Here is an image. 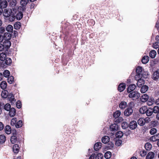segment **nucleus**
<instances>
[{
  "label": "nucleus",
  "instance_id": "nucleus-48",
  "mask_svg": "<svg viewBox=\"0 0 159 159\" xmlns=\"http://www.w3.org/2000/svg\"><path fill=\"white\" fill-rule=\"evenodd\" d=\"M157 132V129L155 128H153L151 129L149 131L150 133L152 134H155Z\"/></svg>",
  "mask_w": 159,
  "mask_h": 159
},
{
  "label": "nucleus",
  "instance_id": "nucleus-26",
  "mask_svg": "<svg viewBox=\"0 0 159 159\" xmlns=\"http://www.w3.org/2000/svg\"><path fill=\"white\" fill-rule=\"evenodd\" d=\"M148 86L146 85L143 86L141 89V92L142 93H145L148 90Z\"/></svg>",
  "mask_w": 159,
  "mask_h": 159
},
{
  "label": "nucleus",
  "instance_id": "nucleus-22",
  "mask_svg": "<svg viewBox=\"0 0 159 159\" xmlns=\"http://www.w3.org/2000/svg\"><path fill=\"white\" fill-rule=\"evenodd\" d=\"M23 14L21 12L18 11L16 15V18L17 20H20L23 17Z\"/></svg>",
  "mask_w": 159,
  "mask_h": 159
},
{
  "label": "nucleus",
  "instance_id": "nucleus-47",
  "mask_svg": "<svg viewBox=\"0 0 159 159\" xmlns=\"http://www.w3.org/2000/svg\"><path fill=\"white\" fill-rule=\"evenodd\" d=\"M8 20L12 22L14 21L16 19V16L14 15H11L9 17H8Z\"/></svg>",
  "mask_w": 159,
  "mask_h": 159
},
{
  "label": "nucleus",
  "instance_id": "nucleus-12",
  "mask_svg": "<svg viewBox=\"0 0 159 159\" xmlns=\"http://www.w3.org/2000/svg\"><path fill=\"white\" fill-rule=\"evenodd\" d=\"M125 88V85L124 83L120 84L118 87V89L120 92L123 91Z\"/></svg>",
  "mask_w": 159,
  "mask_h": 159
},
{
  "label": "nucleus",
  "instance_id": "nucleus-44",
  "mask_svg": "<svg viewBox=\"0 0 159 159\" xmlns=\"http://www.w3.org/2000/svg\"><path fill=\"white\" fill-rule=\"evenodd\" d=\"M6 140V137L4 135H0V142L1 143H4Z\"/></svg>",
  "mask_w": 159,
  "mask_h": 159
},
{
  "label": "nucleus",
  "instance_id": "nucleus-13",
  "mask_svg": "<svg viewBox=\"0 0 159 159\" xmlns=\"http://www.w3.org/2000/svg\"><path fill=\"white\" fill-rule=\"evenodd\" d=\"M13 150L14 153H17L19 151V145L17 144L14 145L13 147Z\"/></svg>",
  "mask_w": 159,
  "mask_h": 159
},
{
  "label": "nucleus",
  "instance_id": "nucleus-49",
  "mask_svg": "<svg viewBox=\"0 0 159 159\" xmlns=\"http://www.w3.org/2000/svg\"><path fill=\"white\" fill-rule=\"evenodd\" d=\"M8 82L10 84H11L14 81V78L13 76H11L7 79Z\"/></svg>",
  "mask_w": 159,
  "mask_h": 159
},
{
  "label": "nucleus",
  "instance_id": "nucleus-19",
  "mask_svg": "<svg viewBox=\"0 0 159 159\" xmlns=\"http://www.w3.org/2000/svg\"><path fill=\"white\" fill-rule=\"evenodd\" d=\"M4 130L5 133L7 134H10L11 132V129L9 125H6L5 128Z\"/></svg>",
  "mask_w": 159,
  "mask_h": 159
},
{
  "label": "nucleus",
  "instance_id": "nucleus-51",
  "mask_svg": "<svg viewBox=\"0 0 159 159\" xmlns=\"http://www.w3.org/2000/svg\"><path fill=\"white\" fill-rule=\"evenodd\" d=\"M17 119L16 118H13L11 120V125L12 126L15 125L17 123Z\"/></svg>",
  "mask_w": 159,
  "mask_h": 159
},
{
  "label": "nucleus",
  "instance_id": "nucleus-62",
  "mask_svg": "<svg viewBox=\"0 0 159 159\" xmlns=\"http://www.w3.org/2000/svg\"><path fill=\"white\" fill-rule=\"evenodd\" d=\"M4 125L2 122H0V130H2L4 128Z\"/></svg>",
  "mask_w": 159,
  "mask_h": 159
},
{
  "label": "nucleus",
  "instance_id": "nucleus-23",
  "mask_svg": "<svg viewBox=\"0 0 159 159\" xmlns=\"http://www.w3.org/2000/svg\"><path fill=\"white\" fill-rule=\"evenodd\" d=\"M127 106V103L125 102L122 101L120 103L119 105V107L120 109H123L126 107Z\"/></svg>",
  "mask_w": 159,
  "mask_h": 159
},
{
  "label": "nucleus",
  "instance_id": "nucleus-30",
  "mask_svg": "<svg viewBox=\"0 0 159 159\" xmlns=\"http://www.w3.org/2000/svg\"><path fill=\"white\" fill-rule=\"evenodd\" d=\"M4 41V44L5 46L7 48H9L10 47L11 45V43L9 40H5Z\"/></svg>",
  "mask_w": 159,
  "mask_h": 159
},
{
  "label": "nucleus",
  "instance_id": "nucleus-59",
  "mask_svg": "<svg viewBox=\"0 0 159 159\" xmlns=\"http://www.w3.org/2000/svg\"><path fill=\"white\" fill-rule=\"evenodd\" d=\"M9 100L11 101V102L12 104H14L16 101L14 97H12V98H10Z\"/></svg>",
  "mask_w": 159,
  "mask_h": 159
},
{
  "label": "nucleus",
  "instance_id": "nucleus-38",
  "mask_svg": "<svg viewBox=\"0 0 159 159\" xmlns=\"http://www.w3.org/2000/svg\"><path fill=\"white\" fill-rule=\"evenodd\" d=\"M111 156V153L109 151H107L106 152L104 155V157L106 159L110 158Z\"/></svg>",
  "mask_w": 159,
  "mask_h": 159
},
{
  "label": "nucleus",
  "instance_id": "nucleus-8",
  "mask_svg": "<svg viewBox=\"0 0 159 159\" xmlns=\"http://www.w3.org/2000/svg\"><path fill=\"white\" fill-rule=\"evenodd\" d=\"M159 140V133L155 135L152 136L150 139V141L152 142H155L157 140H158V141Z\"/></svg>",
  "mask_w": 159,
  "mask_h": 159
},
{
  "label": "nucleus",
  "instance_id": "nucleus-45",
  "mask_svg": "<svg viewBox=\"0 0 159 159\" xmlns=\"http://www.w3.org/2000/svg\"><path fill=\"white\" fill-rule=\"evenodd\" d=\"M11 105L8 103H7L4 106V109L7 111H9L11 108Z\"/></svg>",
  "mask_w": 159,
  "mask_h": 159
},
{
  "label": "nucleus",
  "instance_id": "nucleus-5",
  "mask_svg": "<svg viewBox=\"0 0 159 159\" xmlns=\"http://www.w3.org/2000/svg\"><path fill=\"white\" fill-rule=\"evenodd\" d=\"M133 112V110L131 107H129L127 108L124 112L125 115L129 116L131 115Z\"/></svg>",
  "mask_w": 159,
  "mask_h": 159
},
{
  "label": "nucleus",
  "instance_id": "nucleus-32",
  "mask_svg": "<svg viewBox=\"0 0 159 159\" xmlns=\"http://www.w3.org/2000/svg\"><path fill=\"white\" fill-rule=\"evenodd\" d=\"M152 110L153 113H157L159 112V107L157 106H155Z\"/></svg>",
  "mask_w": 159,
  "mask_h": 159
},
{
  "label": "nucleus",
  "instance_id": "nucleus-54",
  "mask_svg": "<svg viewBox=\"0 0 159 159\" xmlns=\"http://www.w3.org/2000/svg\"><path fill=\"white\" fill-rule=\"evenodd\" d=\"M152 46L154 48L157 49L159 47V43L156 42L153 44Z\"/></svg>",
  "mask_w": 159,
  "mask_h": 159
},
{
  "label": "nucleus",
  "instance_id": "nucleus-63",
  "mask_svg": "<svg viewBox=\"0 0 159 159\" xmlns=\"http://www.w3.org/2000/svg\"><path fill=\"white\" fill-rule=\"evenodd\" d=\"M5 30V29L4 27H1L0 28V33H2Z\"/></svg>",
  "mask_w": 159,
  "mask_h": 159
},
{
  "label": "nucleus",
  "instance_id": "nucleus-20",
  "mask_svg": "<svg viewBox=\"0 0 159 159\" xmlns=\"http://www.w3.org/2000/svg\"><path fill=\"white\" fill-rule=\"evenodd\" d=\"M9 111V114L10 116L12 117L15 116L16 114V111L15 109L14 108H11Z\"/></svg>",
  "mask_w": 159,
  "mask_h": 159
},
{
  "label": "nucleus",
  "instance_id": "nucleus-17",
  "mask_svg": "<svg viewBox=\"0 0 159 159\" xmlns=\"http://www.w3.org/2000/svg\"><path fill=\"white\" fill-rule=\"evenodd\" d=\"M149 58L148 56H145L143 57L142 59V62L143 63L146 64L149 61Z\"/></svg>",
  "mask_w": 159,
  "mask_h": 159
},
{
  "label": "nucleus",
  "instance_id": "nucleus-37",
  "mask_svg": "<svg viewBox=\"0 0 159 159\" xmlns=\"http://www.w3.org/2000/svg\"><path fill=\"white\" fill-rule=\"evenodd\" d=\"M13 30V27L10 25H8L6 27V30L9 32H11Z\"/></svg>",
  "mask_w": 159,
  "mask_h": 159
},
{
  "label": "nucleus",
  "instance_id": "nucleus-41",
  "mask_svg": "<svg viewBox=\"0 0 159 159\" xmlns=\"http://www.w3.org/2000/svg\"><path fill=\"white\" fill-rule=\"evenodd\" d=\"M28 2V0H21L20 3L21 5L24 7L26 6Z\"/></svg>",
  "mask_w": 159,
  "mask_h": 159
},
{
  "label": "nucleus",
  "instance_id": "nucleus-61",
  "mask_svg": "<svg viewBox=\"0 0 159 159\" xmlns=\"http://www.w3.org/2000/svg\"><path fill=\"white\" fill-rule=\"evenodd\" d=\"M117 118L118 119L116 120V121L117 123H119L122 122L123 120V118L121 117H119Z\"/></svg>",
  "mask_w": 159,
  "mask_h": 159
},
{
  "label": "nucleus",
  "instance_id": "nucleus-24",
  "mask_svg": "<svg viewBox=\"0 0 159 159\" xmlns=\"http://www.w3.org/2000/svg\"><path fill=\"white\" fill-rule=\"evenodd\" d=\"M136 71L137 74L142 75V68L141 66H139L136 68Z\"/></svg>",
  "mask_w": 159,
  "mask_h": 159
},
{
  "label": "nucleus",
  "instance_id": "nucleus-25",
  "mask_svg": "<svg viewBox=\"0 0 159 159\" xmlns=\"http://www.w3.org/2000/svg\"><path fill=\"white\" fill-rule=\"evenodd\" d=\"M149 54L150 57L151 58H153L155 57L157 54V52L155 50H153L150 52Z\"/></svg>",
  "mask_w": 159,
  "mask_h": 159
},
{
  "label": "nucleus",
  "instance_id": "nucleus-2",
  "mask_svg": "<svg viewBox=\"0 0 159 159\" xmlns=\"http://www.w3.org/2000/svg\"><path fill=\"white\" fill-rule=\"evenodd\" d=\"M12 10L11 9H6L4 10L3 14V16L6 17H9L11 15Z\"/></svg>",
  "mask_w": 159,
  "mask_h": 159
},
{
  "label": "nucleus",
  "instance_id": "nucleus-11",
  "mask_svg": "<svg viewBox=\"0 0 159 159\" xmlns=\"http://www.w3.org/2000/svg\"><path fill=\"white\" fill-rule=\"evenodd\" d=\"M147 109L148 108L146 106H142L139 109V112L141 114H144L146 113Z\"/></svg>",
  "mask_w": 159,
  "mask_h": 159
},
{
  "label": "nucleus",
  "instance_id": "nucleus-31",
  "mask_svg": "<svg viewBox=\"0 0 159 159\" xmlns=\"http://www.w3.org/2000/svg\"><path fill=\"white\" fill-rule=\"evenodd\" d=\"M11 9L12 10L11 15L16 16V15L19 11L15 7H12Z\"/></svg>",
  "mask_w": 159,
  "mask_h": 159
},
{
  "label": "nucleus",
  "instance_id": "nucleus-28",
  "mask_svg": "<svg viewBox=\"0 0 159 159\" xmlns=\"http://www.w3.org/2000/svg\"><path fill=\"white\" fill-rule=\"evenodd\" d=\"M1 88L3 89H5L7 87V84L5 81H2L0 84Z\"/></svg>",
  "mask_w": 159,
  "mask_h": 159
},
{
  "label": "nucleus",
  "instance_id": "nucleus-35",
  "mask_svg": "<svg viewBox=\"0 0 159 159\" xmlns=\"http://www.w3.org/2000/svg\"><path fill=\"white\" fill-rule=\"evenodd\" d=\"M120 115V112L119 111H116L114 113L113 116L116 119L119 117Z\"/></svg>",
  "mask_w": 159,
  "mask_h": 159
},
{
  "label": "nucleus",
  "instance_id": "nucleus-4",
  "mask_svg": "<svg viewBox=\"0 0 159 159\" xmlns=\"http://www.w3.org/2000/svg\"><path fill=\"white\" fill-rule=\"evenodd\" d=\"M152 79L156 81H157L159 78V71L158 70L154 72L152 76Z\"/></svg>",
  "mask_w": 159,
  "mask_h": 159
},
{
  "label": "nucleus",
  "instance_id": "nucleus-14",
  "mask_svg": "<svg viewBox=\"0 0 159 159\" xmlns=\"http://www.w3.org/2000/svg\"><path fill=\"white\" fill-rule=\"evenodd\" d=\"M3 37L5 40H9L11 39V36L10 33H4Z\"/></svg>",
  "mask_w": 159,
  "mask_h": 159
},
{
  "label": "nucleus",
  "instance_id": "nucleus-7",
  "mask_svg": "<svg viewBox=\"0 0 159 159\" xmlns=\"http://www.w3.org/2000/svg\"><path fill=\"white\" fill-rule=\"evenodd\" d=\"M149 98V96L146 94H143L140 98L141 101L142 102H145L147 101Z\"/></svg>",
  "mask_w": 159,
  "mask_h": 159
},
{
  "label": "nucleus",
  "instance_id": "nucleus-57",
  "mask_svg": "<svg viewBox=\"0 0 159 159\" xmlns=\"http://www.w3.org/2000/svg\"><path fill=\"white\" fill-rule=\"evenodd\" d=\"M10 5L12 7H14L16 5V2L14 0H12L10 2Z\"/></svg>",
  "mask_w": 159,
  "mask_h": 159
},
{
  "label": "nucleus",
  "instance_id": "nucleus-46",
  "mask_svg": "<svg viewBox=\"0 0 159 159\" xmlns=\"http://www.w3.org/2000/svg\"><path fill=\"white\" fill-rule=\"evenodd\" d=\"M10 75L9 71L7 70H5L3 72V75L6 77H7Z\"/></svg>",
  "mask_w": 159,
  "mask_h": 159
},
{
  "label": "nucleus",
  "instance_id": "nucleus-42",
  "mask_svg": "<svg viewBox=\"0 0 159 159\" xmlns=\"http://www.w3.org/2000/svg\"><path fill=\"white\" fill-rule=\"evenodd\" d=\"M22 125V122L21 120H19L15 125L16 127L19 128L21 127Z\"/></svg>",
  "mask_w": 159,
  "mask_h": 159
},
{
  "label": "nucleus",
  "instance_id": "nucleus-29",
  "mask_svg": "<svg viewBox=\"0 0 159 159\" xmlns=\"http://www.w3.org/2000/svg\"><path fill=\"white\" fill-rule=\"evenodd\" d=\"M7 5V2L5 1H2L0 4V6L2 8L6 7Z\"/></svg>",
  "mask_w": 159,
  "mask_h": 159
},
{
  "label": "nucleus",
  "instance_id": "nucleus-52",
  "mask_svg": "<svg viewBox=\"0 0 159 159\" xmlns=\"http://www.w3.org/2000/svg\"><path fill=\"white\" fill-rule=\"evenodd\" d=\"M123 129H126L129 126L128 123L126 122H124L122 123L121 125Z\"/></svg>",
  "mask_w": 159,
  "mask_h": 159
},
{
  "label": "nucleus",
  "instance_id": "nucleus-60",
  "mask_svg": "<svg viewBox=\"0 0 159 159\" xmlns=\"http://www.w3.org/2000/svg\"><path fill=\"white\" fill-rule=\"evenodd\" d=\"M16 106L18 108H20L21 107V103L20 101H18L17 102L16 104Z\"/></svg>",
  "mask_w": 159,
  "mask_h": 159
},
{
  "label": "nucleus",
  "instance_id": "nucleus-27",
  "mask_svg": "<svg viewBox=\"0 0 159 159\" xmlns=\"http://www.w3.org/2000/svg\"><path fill=\"white\" fill-rule=\"evenodd\" d=\"M8 92L7 90H4L1 93L2 97L4 98H6L8 96Z\"/></svg>",
  "mask_w": 159,
  "mask_h": 159
},
{
  "label": "nucleus",
  "instance_id": "nucleus-21",
  "mask_svg": "<svg viewBox=\"0 0 159 159\" xmlns=\"http://www.w3.org/2000/svg\"><path fill=\"white\" fill-rule=\"evenodd\" d=\"M110 129L112 131L116 130L118 129V125L115 124H112L110 126Z\"/></svg>",
  "mask_w": 159,
  "mask_h": 159
},
{
  "label": "nucleus",
  "instance_id": "nucleus-33",
  "mask_svg": "<svg viewBox=\"0 0 159 159\" xmlns=\"http://www.w3.org/2000/svg\"><path fill=\"white\" fill-rule=\"evenodd\" d=\"M123 134L121 131H119L116 133V138H121L123 136Z\"/></svg>",
  "mask_w": 159,
  "mask_h": 159
},
{
  "label": "nucleus",
  "instance_id": "nucleus-16",
  "mask_svg": "<svg viewBox=\"0 0 159 159\" xmlns=\"http://www.w3.org/2000/svg\"><path fill=\"white\" fill-rule=\"evenodd\" d=\"M138 124L141 126L144 125L145 123V121L144 119L141 118H140L138 120Z\"/></svg>",
  "mask_w": 159,
  "mask_h": 159
},
{
  "label": "nucleus",
  "instance_id": "nucleus-18",
  "mask_svg": "<svg viewBox=\"0 0 159 159\" xmlns=\"http://www.w3.org/2000/svg\"><path fill=\"white\" fill-rule=\"evenodd\" d=\"M110 138L108 136H105L102 137V141L104 143H107L109 141Z\"/></svg>",
  "mask_w": 159,
  "mask_h": 159
},
{
  "label": "nucleus",
  "instance_id": "nucleus-15",
  "mask_svg": "<svg viewBox=\"0 0 159 159\" xmlns=\"http://www.w3.org/2000/svg\"><path fill=\"white\" fill-rule=\"evenodd\" d=\"M144 80L141 79V78H140V79L138 80L137 85L138 87H140L144 84Z\"/></svg>",
  "mask_w": 159,
  "mask_h": 159
},
{
  "label": "nucleus",
  "instance_id": "nucleus-3",
  "mask_svg": "<svg viewBox=\"0 0 159 159\" xmlns=\"http://www.w3.org/2000/svg\"><path fill=\"white\" fill-rule=\"evenodd\" d=\"M137 126V122L135 120H133L131 121L129 124V126L131 129H135Z\"/></svg>",
  "mask_w": 159,
  "mask_h": 159
},
{
  "label": "nucleus",
  "instance_id": "nucleus-43",
  "mask_svg": "<svg viewBox=\"0 0 159 159\" xmlns=\"http://www.w3.org/2000/svg\"><path fill=\"white\" fill-rule=\"evenodd\" d=\"M12 61L11 59L7 58L6 59L5 63L7 65H10Z\"/></svg>",
  "mask_w": 159,
  "mask_h": 159
},
{
  "label": "nucleus",
  "instance_id": "nucleus-50",
  "mask_svg": "<svg viewBox=\"0 0 159 159\" xmlns=\"http://www.w3.org/2000/svg\"><path fill=\"white\" fill-rule=\"evenodd\" d=\"M17 140L16 137L15 136H13L11 137V141L12 143H15Z\"/></svg>",
  "mask_w": 159,
  "mask_h": 159
},
{
  "label": "nucleus",
  "instance_id": "nucleus-10",
  "mask_svg": "<svg viewBox=\"0 0 159 159\" xmlns=\"http://www.w3.org/2000/svg\"><path fill=\"white\" fill-rule=\"evenodd\" d=\"M155 154L153 152H149L147 155L146 159H153L154 157Z\"/></svg>",
  "mask_w": 159,
  "mask_h": 159
},
{
  "label": "nucleus",
  "instance_id": "nucleus-6",
  "mask_svg": "<svg viewBox=\"0 0 159 159\" xmlns=\"http://www.w3.org/2000/svg\"><path fill=\"white\" fill-rule=\"evenodd\" d=\"M136 88V86L134 84H132L129 86L127 89V92L128 93H130L134 90Z\"/></svg>",
  "mask_w": 159,
  "mask_h": 159
},
{
  "label": "nucleus",
  "instance_id": "nucleus-40",
  "mask_svg": "<svg viewBox=\"0 0 159 159\" xmlns=\"http://www.w3.org/2000/svg\"><path fill=\"white\" fill-rule=\"evenodd\" d=\"M152 109H149L147 110V111L146 112V115L147 116H150L152 115Z\"/></svg>",
  "mask_w": 159,
  "mask_h": 159
},
{
  "label": "nucleus",
  "instance_id": "nucleus-36",
  "mask_svg": "<svg viewBox=\"0 0 159 159\" xmlns=\"http://www.w3.org/2000/svg\"><path fill=\"white\" fill-rule=\"evenodd\" d=\"M21 27V23L20 22H17L14 25V29L16 30L20 28Z\"/></svg>",
  "mask_w": 159,
  "mask_h": 159
},
{
  "label": "nucleus",
  "instance_id": "nucleus-34",
  "mask_svg": "<svg viewBox=\"0 0 159 159\" xmlns=\"http://www.w3.org/2000/svg\"><path fill=\"white\" fill-rule=\"evenodd\" d=\"M145 147L147 150H150L152 148V145L149 143H146L145 145Z\"/></svg>",
  "mask_w": 159,
  "mask_h": 159
},
{
  "label": "nucleus",
  "instance_id": "nucleus-64",
  "mask_svg": "<svg viewBox=\"0 0 159 159\" xmlns=\"http://www.w3.org/2000/svg\"><path fill=\"white\" fill-rule=\"evenodd\" d=\"M121 141L118 140V141H116L115 144L116 146H119L121 144Z\"/></svg>",
  "mask_w": 159,
  "mask_h": 159
},
{
  "label": "nucleus",
  "instance_id": "nucleus-58",
  "mask_svg": "<svg viewBox=\"0 0 159 159\" xmlns=\"http://www.w3.org/2000/svg\"><path fill=\"white\" fill-rule=\"evenodd\" d=\"M146 154V152L143 150L141 151L140 152V155L142 157L145 156Z\"/></svg>",
  "mask_w": 159,
  "mask_h": 159
},
{
  "label": "nucleus",
  "instance_id": "nucleus-9",
  "mask_svg": "<svg viewBox=\"0 0 159 159\" xmlns=\"http://www.w3.org/2000/svg\"><path fill=\"white\" fill-rule=\"evenodd\" d=\"M101 143L100 142H98L96 143L94 145V149L95 151H98L101 148Z\"/></svg>",
  "mask_w": 159,
  "mask_h": 159
},
{
  "label": "nucleus",
  "instance_id": "nucleus-1",
  "mask_svg": "<svg viewBox=\"0 0 159 159\" xmlns=\"http://www.w3.org/2000/svg\"><path fill=\"white\" fill-rule=\"evenodd\" d=\"M128 97L130 98L138 99L140 97L139 93L136 91H134L130 93Z\"/></svg>",
  "mask_w": 159,
  "mask_h": 159
},
{
  "label": "nucleus",
  "instance_id": "nucleus-53",
  "mask_svg": "<svg viewBox=\"0 0 159 159\" xmlns=\"http://www.w3.org/2000/svg\"><path fill=\"white\" fill-rule=\"evenodd\" d=\"M103 157V155L101 153H100L95 157V159H102Z\"/></svg>",
  "mask_w": 159,
  "mask_h": 159
},
{
  "label": "nucleus",
  "instance_id": "nucleus-56",
  "mask_svg": "<svg viewBox=\"0 0 159 159\" xmlns=\"http://www.w3.org/2000/svg\"><path fill=\"white\" fill-rule=\"evenodd\" d=\"M142 76L143 75H139V74H137V75H135V79L136 80H138L140 79V78L142 77Z\"/></svg>",
  "mask_w": 159,
  "mask_h": 159
},
{
  "label": "nucleus",
  "instance_id": "nucleus-55",
  "mask_svg": "<svg viewBox=\"0 0 159 159\" xmlns=\"http://www.w3.org/2000/svg\"><path fill=\"white\" fill-rule=\"evenodd\" d=\"M154 102L153 99H150L147 102V104L149 106H151L152 105Z\"/></svg>",
  "mask_w": 159,
  "mask_h": 159
},
{
  "label": "nucleus",
  "instance_id": "nucleus-39",
  "mask_svg": "<svg viewBox=\"0 0 159 159\" xmlns=\"http://www.w3.org/2000/svg\"><path fill=\"white\" fill-rule=\"evenodd\" d=\"M6 57V55L4 53L2 52L0 54V59L1 61H4Z\"/></svg>",
  "mask_w": 159,
  "mask_h": 159
}]
</instances>
